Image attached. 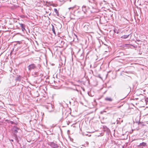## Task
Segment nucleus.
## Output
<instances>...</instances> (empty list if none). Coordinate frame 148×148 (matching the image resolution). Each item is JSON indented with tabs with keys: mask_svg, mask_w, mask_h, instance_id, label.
<instances>
[{
	"mask_svg": "<svg viewBox=\"0 0 148 148\" xmlns=\"http://www.w3.org/2000/svg\"><path fill=\"white\" fill-rule=\"evenodd\" d=\"M27 68L29 71H31L32 70H35L38 69L36 65L34 63L29 65L27 66Z\"/></svg>",
	"mask_w": 148,
	"mask_h": 148,
	"instance_id": "1",
	"label": "nucleus"
},
{
	"mask_svg": "<svg viewBox=\"0 0 148 148\" xmlns=\"http://www.w3.org/2000/svg\"><path fill=\"white\" fill-rule=\"evenodd\" d=\"M82 11L84 12V13L87 14V13L90 11L91 13H94L95 11H92L90 10V8L87 6L84 5L82 7Z\"/></svg>",
	"mask_w": 148,
	"mask_h": 148,
	"instance_id": "2",
	"label": "nucleus"
},
{
	"mask_svg": "<svg viewBox=\"0 0 148 148\" xmlns=\"http://www.w3.org/2000/svg\"><path fill=\"white\" fill-rule=\"evenodd\" d=\"M48 145L53 148H57L59 147V145L54 142H48Z\"/></svg>",
	"mask_w": 148,
	"mask_h": 148,
	"instance_id": "3",
	"label": "nucleus"
},
{
	"mask_svg": "<svg viewBox=\"0 0 148 148\" xmlns=\"http://www.w3.org/2000/svg\"><path fill=\"white\" fill-rule=\"evenodd\" d=\"M20 129L16 126H14L12 128V132L14 135H16V133L18 132V131Z\"/></svg>",
	"mask_w": 148,
	"mask_h": 148,
	"instance_id": "4",
	"label": "nucleus"
},
{
	"mask_svg": "<svg viewBox=\"0 0 148 148\" xmlns=\"http://www.w3.org/2000/svg\"><path fill=\"white\" fill-rule=\"evenodd\" d=\"M130 46H131L133 47L134 48H135V47L133 45L128 44H125L123 45H121V47L124 49H126L127 48H131V47Z\"/></svg>",
	"mask_w": 148,
	"mask_h": 148,
	"instance_id": "5",
	"label": "nucleus"
},
{
	"mask_svg": "<svg viewBox=\"0 0 148 148\" xmlns=\"http://www.w3.org/2000/svg\"><path fill=\"white\" fill-rule=\"evenodd\" d=\"M46 108L49 112H51L53 110L52 105L50 103L47 106H46Z\"/></svg>",
	"mask_w": 148,
	"mask_h": 148,
	"instance_id": "6",
	"label": "nucleus"
},
{
	"mask_svg": "<svg viewBox=\"0 0 148 148\" xmlns=\"http://www.w3.org/2000/svg\"><path fill=\"white\" fill-rule=\"evenodd\" d=\"M57 43L59 44L60 45V47H62L64 44V42L63 40L62 39L60 38L59 41H58L57 42Z\"/></svg>",
	"mask_w": 148,
	"mask_h": 148,
	"instance_id": "7",
	"label": "nucleus"
},
{
	"mask_svg": "<svg viewBox=\"0 0 148 148\" xmlns=\"http://www.w3.org/2000/svg\"><path fill=\"white\" fill-rule=\"evenodd\" d=\"M40 65H38V67L39 68V69L38 68L37 70V71L35 72L34 73V74H33V75H35V77L38 76V72L39 71V69H40Z\"/></svg>",
	"mask_w": 148,
	"mask_h": 148,
	"instance_id": "8",
	"label": "nucleus"
},
{
	"mask_svg": "<svg viewBox=\"0 0 148 148\" xmlns=\"http://www.w3.org/2000/svg\"><path fill=\"white\" fill-rule=\"evenodd\" d=\"M105 100L106 101L111 102L113 101V99L111 97H107L105 98Z\"/></svg>",
	"mask_w": 148,
	"mask_h": 148,
	"instance_id": "9",
	"label": "nucleus"
},
{
	"mask_svg": "<svg viewBox=\"0 0 148 148\" xmlns=\"http://www.w3.org/2000/svg\"><path fill=\"white\" fill-rule=\"evenodd\" d=\"M19 24L20 25L21 27V28L22 31H24V30H25V25L22 23H19Z\"/></svg>",
	"mask_w": 148,
	"mask_h": 148,
	"instance_id": "10",
	"label": "nucleus"
},
{
	"mask_svg": "<svg viewBox=\"0 0 148 148\" xmlns=\"http://www.w3.org/2000/svg\"><path fill=\"white\" fill-rule=\"evenodd\" d=\"M138 146H140V147L147 146V143L145 142H143L140 143L139 145H138Z\"/></svg>",
	"mask_w": 148,
	"mask_h": 148,
	"instance_id": "11",
	"label": "nucleus"
},
{
	"mask_svg": "<svg viewBox=\"0 0 148 148\" xmlns=\"http://www.w3.org/2000/svg\"><path fill=\"white\" fill-rule=\"evenodd\" d=\"M21 79V77L20 76H17V77L16 78L15 80L16 81H20Z\"/></svg>",
	"mask_w": 148,
	"mask_h": 148,
	"instance_id": "12",
	"label": "nucleus"
},
{
	"mask_svg": "<svg viewBox=\"0 0 148 148\" xmlns=\"http://www.w3.org/2000/svg\"><path fill=\"white\" fill-rule=\"evenodd\" d=\"M14 137L16 141V142L17 143H19V140H18V138L17 137V135H14Z\"/></svg>",
	"mask_w": 148,
	"mask_h": 148,
	"instance_id": "13",
	"label": "nucleus"
},
{
	"mask_svg": "<svg viewBox=\"0 0 148 148\" xmlns=\"http://www.w3.org/2000/svg\"><path fill=\"white\" fill-rule=\"evenodd\" d=\"M130 35V34L128 35H124L121 36V38H122L125 39L127 38Z\"/></svg>",
	"mask_w": 148,
	"mask_h": 148,
	"instance_id": "14",
	"label": "nucleus"
},
{
	"mask_svg": "<svg viewBox=\"0 0 148 148\" xmlns=\"http://www.w3.org/2000/svg\"><path fill=\"white\" fill-rule=\"evenodd\" d=\"M54 11L56 12V14L57 16H59V14L58 12V10H57L56 9V8H55L54 9Z\"/></svg>",
	"mask_w": 148,
	"mask_h": 148,
	"instance_id": "15",
	"label": "nucleus"
},
{
	"mask_svg": "<svg viewBox=\"0 0 148 148\" xmlns=\"http://www.w3.org/2000/svg\"><path fill=\"white\" fill-rule=\"evenodd\" d=\"M52 30L53 31V33L55 35H56V33L55 31V29L54 27V26H53V25H52Z\"/></svg>",
	"mask_w": 148,
	"mask_h": 148,
	"instance_id": "16",
	"label": "nucleus"
},
{
	"mask_svg": "<svg viewBox=\"0 0 148 148\" xmlns=\"http://www.w3.org/2000/svg\"><path fill=\"white\" fill-rule=\"evenodd\" d=\"M114 33H117V34L118 33V32L117 31V29H114Z\"/></svg>",
	"mask_w": 148,
	"mask_h": 148,
	"instance_id": "17",
	"label": "nucleus"
},
{
	"mask_svg": "<svg viewBox=\"0 0 148 148\" xmlns=\"http://www.w3.org/2000/svg\"><path fill=\"white\" fill-rule=\"evenodd\" d=\"M145 101L146 102H148V97H146L145 98Z\"/></svg>",
	"mask_w": 148,
	"mask_h": 148,
	"instance_id": "18",
	"label": "nucleus"
},
{
	"mask_svg": "<svg viewBox=\"0 0 148 148\" xmlns=\"http://www.w3.org/2000/svg\"><path fill=\"white\" fill-rule=\"evenodd\" d=\"M10 123L12 124H14V123L13 121H10Z\"/></svg>",
	"mask_w": 148,
	"mask_h": 148,
	"instance_id": "19",
	"label": "nucleus"
},
{
	"mask_svg": "<svg viewBox=\"0 0 148 148\" xmlns=\"http://www.w3.org/2000/svg\"><path fill=\"white\" fill-rule=\"evenodd\" d=\"M3 107L2 106H0V108H3Z\"/></svg>",
	"mask_w": 148,
	"mask_h": 148,
	"instance_id": "20",
	"label": "nucleus"
},
{
	"mask_svg": "<svg viewBox=\"0 0 148 148\" xmlns=\"http://www.w3.org/2000/svg\"><path fill=\"white\" fill-rule=\"evenodd\" d=\"M74 8V7H71V9H72V10H73V9Z\"/></svg>",
	"mask_w": 148,
	"mask_h": 148,
	"instance_id": "21",
	"label": "nucleus"
},
{
	"mask_svg": "<svg viewBox=\"0 0 148 148\" xmlns=\"http://www.w3.org/2000/svg\"><path fill=\"white\" fill-rule=\"evenodd\" d=\"M71 19H74V18H71Z\"/></svg>",
	"mask_w": 148,
	"mask_h": 148,
	"instance_id": "22",
	"label": "nucleus"
},
{
	"mask_svg": "<svg viewBox=\"0 0 148 148\" xmlns=\"http://www.w3.org/2000/svg\"><path fill=\"white\" fill-rule=\"evenodd\" d=\"M11 140V141H12V142H13V140H12H12Z\"/></svg>",
	"mask_w": 148,
	"mask_h": 148,
	"instance_id": "23",
	"label": "nucleus"
},
{
	"mask_svg": "<svg viewBox=\"0 0 148 148\" xmlns=\"http://www.w3.org/2000/svg\"><path fill=\"white\" fill-rule=\"evenodd\" d=\"M71 7H70V8H69V10H70V9H71Z\"/></svg>",
	"mask_w": 148,
	"mask_h": 148,
	"instance_id": "24",
	"label": "nucleus"
},
{
	"mask_svg": "<svg viewBox=\"0 0 148 148\" xmlns=\"http://www.w3.org/2000/svg\"><path fill=\"white\" fill-rule=\"evenodd\" d=\"M92 8L93 9H96L95 8H94L93 7H92Z\"/></svg>",
	"mask_w": 148,
	"mask_h": 148,
	"instance_id": "25",
	"label": "nucleus"
},
{
	"mask_svg": "<svg viewBox=\"0 0 148 148\" xmlns=\"http://www.w3.org/2000/svg\"><path fill=\"white\" fill-rule=\"evenodd\" d=\"M1 122H0V125H1Z\"/></svg>",
	"mask_w": 148,
	"mask_h": 148,
	"instance_id": "26",
	"label": "nucleus"
}]
</instances>
